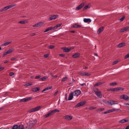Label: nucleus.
Instances as JSON below:
<instances>
[{"label":"nucleus","mask_w":129,"mask_h":129,"mask_svg":"<svg viewBox=\"0 0 129 129\" xmlns=\"http://www.w3.org/2000/svg\"><path fill=\"white\" fill-rule=\"evenodd\" d=\"M41 106H38L34 108H32L29 110L28 112L29 113H31L34 112L35 111H38L39 110L42 108Z\"/></svg>","instance_id":"obj_1"},{"label":"nucleus","mask_w":129,"mask_h":129,"mask_svg":"<svg viewBox=\"0 0 129 129\" xmlns=\"http://www.w3.org/2000/svg\"><path fill=\"white\" fill-rule=\"evenodd\" d=\"M32 99V97L30 96L28 97H26L22 99H21L20 102H25L31 100Z\"/></svg>","instance_id":"obj_2"},{"label":"nucleus","mask_w":129,"mask_h":129,"mask_svg":"<svg viewBox=\"0 0 129 129\" xmlns=\"http://www.w3.org/2000/svg\"><path fill=\"white\" fill-rule=\"evenodd\" d=\"M72 92L73 93L74 96H78L81 93V91L80 90H78Z\"/></svg>","instance_id":"obj_3"},{"label":"nucleus","mask_w":129,"mask_h":129,"mask_svg":"<svg viewBox=\"0 0 129 129\" xmlns=\"http://www.w3.org/2000/svg\"><path fill=\"white\" fill-rule=\"evenodd\" d=\"M79 74L82 76H89L91 75V74L86 72H81L79 73Z\"/></svg>","instance_id":"obj_4"},{"label":"nucleus","mask_w":129,"mask_h":129,"mask_svg":"<svg viewBox=\"0 0 129 129\" xmlns=\"http://www.w3.org/2000/svg\"><path fill=\"white\" fill-rule=\"evenodd\" d=\"M85 5V3H81L78 7H76V10H78L81 9Z\"/></svg>","instance_id":"obj_5"},{"label":"nucleus","mask_w":129,"mask_h":129,"mask_svg":"<svg viewBox=\"0 0 129 129\" xmlns=\"http://www.w3.org/2000/svg\"><path fill=\"white\" fill-rule=\"evenodd\" d=\"M37 122V121L34 120L31 121V122L30 123L29 126V128H31L32 127H33L35 125Z\"/></svg>","instance_id":"obj_6"},{"label":"nucleus","mask_w":129,"mask_h":129,"mask_svg":"<svg viewBox=\"0 0 129 129\" xmlns=\"http://www.w3.org/2000/svg\"><path fill=\"white\" fill-rule=\"evenodd\" d=\"M85 103V102L84 101L80 102V103H78L76 105L75 107V108H77L81 106H82Z\"/></svg>","instance_id":"obj_7"},{"label":"nucleus","mask_w":129,"mask_h":129,"mask_svg":"<svg viewBox=\"0 0 129 129\" xmlns=\"http://www.w3.org/2000/svg\"><path fill=\"white\" fill-rule=\"evenodd\" d=\"M120 98L125 100H127L128 99L129 97L127 95H123L120 96Z\"/></svg>","instance_id":"obj_8"},{"label":"nucleus","mask_w":129,"mask_h":129,"mask_svg":"<svg viewBox=\"0 0 129 129\" xmlns=\"http://www.w3.org/2000/svg\"><path fill=\"white\" fill-rule=\"evenodd\" d=\"M108 103L109 104L111 105H113L115 104H118V102L117 101H108Z\"/></svg>","instance_id":"obj_9"},{"label":"nucleus","mask_w":129,"mask_h":129,"mask_svg":"<svg viewBox=\"0 0 129 129\" xmlns=\"http://www.w3.org/2000/svg\"><path fill=\"white\" fill-rule=\"evenodd\" d=\"M58 17V15H53L50 16L49 18V20H52L53 19H55L57 18Z\"/></svg>","instance_id":"obj_10"},{"label":"nucleus","mask_w":129,"mask_h":129,"mask_svg":"<svg viewBox=\"0 0 129 129\" xmlns=\"http://www.w3.org/2000/svg\"><path fill=\"white\" fill-rule=\"evenodd\" d=\"M63 118L65 119L68 120H70L72 118L71 116L68 115H67L64 116Z\"/></svg>","instance_id":"obj_11"},{"label":"nucleus","mask_w":129,"mask_h":129,"mask_svg":"<svg viewBox=\"0 0 129 129\" xmlns=\"http://www.w3.org/2000/svg\"><path fill=\"white\" fill-rule=\"evenodd\" d=\"M95 94L99 98H101L102 97V94L101 92L96 91L95 92Z\"/></svg>","instance_id":"obj_12"},{"label":"nucleus","mask_w":129,"mask_h":129,"mask_svg":"<svg viewBox=\"0 0 129 129\" xmlns=\"http://www.w3.org/2000/svg\"><path fill=\"white\" fill-rule=\"evenodd\" d=\"M129 28V27L128 26H126L123 28L122 29L120 30L119 31L120 33H122L125 31L128 30Z\"/></svg>","instance_id":"obj_13"},{"label":"nucleus","mask_w":129,"mask_h":129,"mask_svg":"<svg viewBox=\"0 0 129 129\" xmlns=\"http://www.w3.org/2000/svg\"><path fill=\"white\" fill-rule=\"evenodd\" d=\"M73 93L72 92H71L69 95L68 100H72L73 98Z\"/></svg>","instance_id":"obj_14"},{"label":"nucleus","mask_w":129,"mask_h":129,"mask_svg":"<svg viewBox=\"0 0 129 129\" xmlns=\"http://www.w3.org/2000/svg\"><path fill=\"white\" fill-rule=\"evenodd\" d=\"M43 23L42 22H39L33 25V26L34 27H37L41 25Z\"/></svg>","instance_id":"obj_15"},{"label":"nucleus","mask_w":129,"mask_h":129,"mask_svg":"<svg viewBox=\"0 0 129 129\" xmlns=\"http://www.w3.org/2000/svg\"><path fill=\"white\" fill-rule=\"evenodd\" d=\"M40 90V87L34 88H33L32 91L33 92H35L39 91Z\"/></svg>","instance_id":"obj_16"},{"label":"nucleus","mask_w":129,"mask_h":129,"mask_svg":"<svg viewBox=\"0 0 129 129\" xmlns=\"http://www.w3.org/2000/svg\"><path fill=\"white\" fill-rule=\"evenodd\" d=\"M52 86L48 87L45 88V89H44L42 91V92H43L44 91L47 90L49 89H51L52 88Z\"/></svg>","instance_id":"obj_17"},{"label":"nucleus","mask_w":129,"mask_h":129,"mask_svg":"<svg viewBox=\"0 0 129 129\" xmlns=\"http://www.w3.org/2000/svg\"><path fill=\"white\" fill-rule=\"evenodd\" d=\"M104 29V28L103 27H101L97 31V33L99 34Z\"/></svg>","instance_id":"obj_18"},{"label":"nucleus","mask_w":129,"mask_h":129,"mask_svg":"<svg viewBox=\"0 0 129 129\" xmlns=\"http://www.w3.org/2000/svg\"><path fill=\"white\" fill-rule=\"evenodd\" d=\"M80 55V54L79 53H76L73 55H72V57L74 58H76L79 57Z\"/></svg>","instance_id":"obj_19"},{"label":"nucleus","mask_w":129,"mask_h":129,"mask_svg":"<svg viewBox=\"0 0 129 129\" xmlns=\"http://www.w3.org/2000/svg\"><path fill=\"white\" fill-rule=\"evenodd\" d=\"M83 20L84 22L85 23H89L91 21V20L89 18H84Z\"/></svg>","instance_id":"obj_20"},{"label":"nucleus","mask_w":129,"mask_h":129,"mask_svg":"<svg viewBox=\"0 0 129 129\" xmlns=\"http://www.w3.org/2000/svg\"><path fill=\"white\" fill-rule=\"evenodd\" d=\"M125 43H121L117 45V47L120 48L123 46H125Z\"/></svg>","instance_id":"obj_21"},{"label":"nucleus","mask_w":129,"mask_h":129,"mask_svg":"<svg viewBox=\"0 0 129 129\" xmlns=\"http://www.w3.org/2000/svg\"><path fill=\"white\" fill-rule=\"evenodd\" d=\"M128 121V119H123L119 121V122H121L122 123H124Z\"/></svg>","instance_id":"obj_22"},{"label":"nucleus","mask_w":129,"mask_h":129,"mask_svg":"<svg viewBox=\"0 0 129 129\" xmlns=\"http://www.w3.org/2000/svg\"><path fill=\"white\" fill-rule=\"evenodd\" d=\"M82 26L81 25H78L77 24H74L72 25V27L75 28H79L81 27Z\"/></svg>","instance_id":"obj_23"},{"label":"nucleus","mask_w":129,"mask_h":129,"mask_svg":"<svg viewBox=\"0 0 129 129\" xmlns=\"http://www.w3.org/2000/svg\"><path fill=\"white\" fill-rule=\"evenodd\" d=\"M64 52H68L70 51V49L69 48H66V47H63L62 48Z\"/></svg>","instance_id":"obj_24"},{"label":"nucleus","mask_w":129,"mask_h":129,"mask_svg":"<svg viewBox=\"0 0 129 129\" xmlns=\"http://www.w3.org/2000/svg\"><path fill=\"white\" fill-rule=\"evenodd\" d=\"M16 6V5L15 4H13L12 5H10L8 6H6L7 8V9H10L12 7H14Z\"/></svg>","instance_id":"obj_25"},{"label":"nucleus","mask_w":129,"mask_h":129,"mask_svg":"<svg viewBox=\"0 0 129 129\" xmlns=\"http://www.w3.org/2000/svg\"><path fill=\"white\" fill-rule=\"evenodd\" d=\"M102 84L103 83H102L101 82H99L94 84V86L95 87L96 86H99L100 85Z\"/></svg>","instance_id":"obj_26"},{"label":"nucleus","mask_w":129,"mask_h":129,"mask_svg":"<svg viewBox=\"0 0 129 129\" xmlns=\"http://www.w3.org/2000/svg\"><path fill=\"white\" fill-rule=\"evenodd\" d=\"M52 27H49V28H48L47 29L44 31V32H47L52 29Z\"/></svg>","instance_id":"obj_27"},{"label":"nucleus","mask_w":129,"mask_h":129,"mask_svg":"<svg viewBox=\"0 0 129 129\" xmlns=\"http://www.w3.org/2000/svg\"><path fill=\"white\" fill-rule=\"evenodd\" d=\"M47 78V77L46 76H45L40 79V81H44L45 79Z\"/></svg>","instance_id":"obj_28"},{"label":"nucleus","mask_w":129,"mask_h":129,"mask_svg":"<svg viewBox=\"0 0 129 129\" xmlns=\"http://www.w3.org/2000/svg\"><path fill=\"white\" fill-rule=\"evenodd\" d=\"M11 42V41L7 42H5L3 44V45L4 46H5L8 45Z\"/></svg>","instance_id":"obj_29"},{"label":"nucleus","mask_w":129,"mask_h":129,"mask_svg":"<svg viewBox=\"0 0 129 129\" xmlns=\"http://www.w3.org/2000/svg\"><path fill=\"white\" fill-rule=\"evenodd\" d=\"M7 10L6 7H5L0 10V12H2L5 11Z\"/></svg>","instance_id":"obj_30"},{"label":"nucleus","mask_w":129,"mask_h":129,"mask_svg":"<svg viewBox=\"0 0 129 129\" xmlns=\"http://www.w3.org/2000/svg\"><path fill=\"white\" fill-rule=\"evenodd\" d=\"M117 88V91L123 90L124 89V88H122L121 87H118Z\"/></svg>","instance_id":"obj_31"},{"label":"nucleus","mask_w":129,"mask_h":129,"mask_svg":"<svg viewBox=\"0 0 129 129\" xmlns=\"http://www.w3.org/2000/svg\"><path fill=\"white\" fill-rule=\"evenodd\" d=\"M18 126L17 125H14L12 128V129H17L18 128Z\"/></svg>","instance_id":"obj_32"},{"label":"nucleus","mask_w":129,"mask_h":129,"mask_svg":"<svg viewBox=\"0 0 129 129\" xmlns=\"http://www.w3.org/2000/svg\"><path fill=\"white\" fill-rule=\"evenodd\" d=\"M53 112V114L56 113V112H59V111L57 109H55L53 110H52Z\"/></svg>","instance_id":"obj_33"},{"label":"nucleus","mask_w":129,"mask_h":129,"mask_svg":"<svg viewBox=\"0 0 129 129\" xmlns=\"http://www.w3.org/2000/svg\"><path fill=\"white\" fill-rule=\"evenodd\" d=\"M115 111V109H113L112 110H108L107 112H108V113H110L113 112Z\"/></svg>","instance_id":"obj_34"},{"label":"nucleus","mask_w":129,"mask_h":129,"mask_svg":"<svg viewBox=\"0 0 129 129\" xmlns=\"http://www.w3.org/2000/svg\"><path fill=\"white\" fill-rule=\"evenodd\" d=\"M68 78L67 77H65L63 78L61 80V81H64L67 80L68 79Z\"/></svg>","instance_id":"obj_35"},{"label":"nucleus","mask_w":129,"mask_h":129,"mask_svg":"<svg viewBox=\"0 0 129 129\" xmlns=\"http://www.w3.org/2000/svg\"><path fill=\"white\" fill-rule=\"evenodd\" d=\"M13 50V49L11 48L8 51H7L8 54H9L11 53Z\"/></svg>","instance_id":"obj_36"},{"label":"nucleus","mask_w":129,"mask_h":129,"mask_svg":"<svg viewBox=\"0 0 129 129\" xmlns=\"http://www.w3.org/2000/svg\"><path fill=\"white\" fill-rule=\"evenodd\" d=\"M32 83H28L25 84V86L26 87H28L29 86L32 85Z\"/></svg>","instance_id":"obj_37"},{"label":"nucleus","mask_w":129,"mask_h":129,"mask_svg":"<svg viewBox=\"0 0 129 129\" xmlns=\"http://www.w3.org/2000/svg\"><path fill=\"white\" fill-rule=\"evenodd\" d=\"M18 23L23 24L25 23V21L24 20L18 22Z\"/></svg>","instance_id":"obj_38"},{"label":"nucleus","mask_w":129,"mask_h":129,"mask_svg":"<svg viewBox=\"0 0 129 129\" xmlns=\"http://www.w3.org/2000/svg\"><path fill=\"white\" fill-rule=\"evenodd\" d=\"M96 107H90L88 108V109L89 110H91L96 109Z\"/></svg>","instance_id":"obj_39"},{"label":"nucleus","mask_w":129,"mask_h":129,"mask_svg":"<svg viewBox=\"0 0 129 129\" xmlns=\"http://www.w3.org/2000/svg\"><path fill=\"white\" fill-rule=\"evenodd\" d=\"M104 110V108H101L98 109L96 110L97 111H103Z\"/></svg>","instance_id":"obj_40"},{"label":"nucleus","mask_w":129,"mask_h":129,"mask_svg":"<svg viewBox=\"0 0 129 129\" xmlns=\"http://www.w3.org/2000/svg\"><path fill=\"white\" fill-rule=\"evenodd\" d=\"M125 17L124 16H123L121 18L119 19L118 20L120 21H122L125 18Z\"/></svg>","instance_id":"obj_41"},{"label":"nucleus","mask_w":129,"mask_h":129,"mask_svg":"<svg viewBox=\"0 0 129 129\" xmlns=\"http://www.w3.org/2000/svg\"><path fill=\"white\" fill-rule=\"evenodd\" d=\"M117 84V83L116 82H113L110 83V85L111 86H114Z\"/></svg>","instance_id":"obj_42"},{"label":"nucleus","mask_w":129,"mask_h":129,"mask_svg":"<svg viewBox=\"0 0 129 129\" xmlns=\"http://www.w3.org/2000/svg\"><path fill=\"white\" fill-rule=\"evenodd\" d=\"M118 60H116L113 62L112 63V64L113 65H114L115 64H117L118 62Z\"/></svg>","instance_id":"obj_43"},{"label":"nucleus","mask_w":129,"mask_h":129,"mask_svg":"<svg viewBox=\"0 0 129 129\" xmlns=\"http://www.w3.org/2000/svg\"><path fill=\"white\" fill-rule=\"evenodd\" d=\"M88 7V5L86 6H85L83 9V11H85L87 9Z\"/></svg>","instance_id":"obj_44"},{"label":"nucleus","mask_w":129,"mask_h":129,"mask_svg":"<svg viewBox=\"0 0 129 129\" xmlns=\"http://www.w3.org/2000/svg\"><path fill=\"white\" fill-rule=\"evenodd\" d=\"M58 27H57V26L56 25H55L54 26V27H52V29H57V28Z\"/></svg>","instance_id":"obj_45"},{"label":"nucleus","mask_w":129,"mask_h":129,"mask_svg":"<svg viewBox=\"0 0 129 129\" xmlns=\"http://www.w3.org/2000/svg\"><path fill=\"white\" fill-rule=\"evenodd\" d=\"M54 45H50V46L49 48L50 49H52L54 48Z\"/></svg>","instance_id":"obj_46"},{"label":"nucleus","mask_w":129,"mask_h":129,"mask_svg":"<svg viewBox=\"0 0 129 129\" xmlns=\"http://www.w3.org/2000/svg\"><path fill=\"white\" fill-rule=\"evenodd\" d=\"M129 57V54H127L125 56L124 58L125 59H126Z\"/></svg>","instance_id":"obj_47"},{"label":"nucleus","mask_w":129,"mask_h":129,"mask_svg":"<svg viewBox=\"0 0 129 129\" xmlns=\"http://www.w3.org/2000/svg\"><path fill=\"white\" fill-rule=\"evenodd\" d=\"M58 91H57L53 95L54 96H55L57 94V93L58 92Z\"/></svg>","instance_id":"obj_48"},{"label":"nucleus","mask_w":129,"mask_h":129,"mask_svg":"<svg viewBox=\"0 0 129 129\" xmlns=\"http://www.w3.org/2000/svg\"><path fill=\"white\" fill-rule=\"evenodd\" d=\"M14 74V73L13 72H10L9 74V75L10 76H13Z\"/></svg>","instance_id":"obj_49"},{"label":"nucleus","mask_w":129,"mask_h":129,"mask_svg":"<svg viewBox=\"0 0 129 129\" xmlns=\"http://www.w3.org/2000/svg\"><path fill=\"white\" fill-rule=\"evenodd\" d=\"M8 53L7 52H7H6L5 53H4L3 56V57H4L5 55H7V54H8Z\"/></svg>","instance_id":"obj_50"},{"label":"nucleus","mask_w":129,"mask_h":129,"mask_svg":"<svg viewBox=\"0 0 129 129\" xmlns=\"http://www.w3.org/2000/svg\"><path fill=\"white\" fill-rule=\"evenodd\" d=\"M59 56L62 57H64L65 56L64 54H59Z\"/></svg>","instance_id":"obj_51"},{"label":"nucleus","mask_w":129,"mask_h":129,"mask_svg":"<svg viewBox=\"0 0 129 129\" xmlns=\"http://www.w3.org/2000/svg\"><path fill=\"white\" fill-rule=\"evenodd\" d=\"M67 93H66L65 94V100L66 101H67L68 100L67 99Z\"/></svg>","instance_id":"obj_52"},{"label":"nucleus","mask_w":129,"mask_h":129,"mask_svg":"<svg viewBox=\"0 0 129 129\" xmlns=\"http://www.w3.org/2000/svg\"><path fill=\"white\" fill-rule=\"evenodd\" d=\"M49 116V115L48 113L46 115H45L44 116V117L45 118H46L47 117H48Z\"/></svg>","instance_id":"obj_53"},{"label":"nucleus","mask_w":129,"mask_h":129,"mask_svg":"<svg viewBox=\"0 0 129 129\" xmlns=\"http://www.w3.org/2000/svg\"><path fill=\"white\" fill-rule=\"evenodd\" d=\"M40 76L39 75L38 76H36V77H35V78L36 79H37L39 78H40Z\"/></svg>","instance_id":"obj_54"},{"label":"nucleus","mask_w":129,"mask_h":129,"mask_svg":"<svg viewBox=\"0 0 129 129\" xmlns=\"http://www.w3.org/2000/svg\"><path fill=\"white\" fill-rule=\"evenodd\" d=\"M107 90V91H113V89H112V88H111L108 89Z\"/></svg>","instance_id":"obj_55"},{"label":"nucleus","mask_w":129,"mask_h":129,"mask_svg":"<svg viewBox=\"0 0 129 129\" xmlns=\"http://www.w3.org/2000/svg\"><path fill=\"white\" fill-rule=\"evenodd\" d=\"M48 54H45L44 55V57H45V58H47V57H48Z\"/></svg>","instance_id":"obj_56"},{"label":"nucleus","mask_w":129,"mask_h":129,"mask_svg":"<svg viewBox=\"0 0 129 129\" xmlns=\"http://www.w3.org/2000/svg\"><path fill=\"white\" fill-rule=\"evenodd\" d=\"M62 25V24L60 23V24H56V25L57 26V27H58Z\"/></svg>","instance_id":"obj_57"},{"label":"nucleus","mask_w":129,"mask_h":129,"mask_svg":"<svg viewBox=\"0 0 129 129\" xmlns=\"http://www.w3.org/2000/svg\"><path fill=\"white\" fill-rule=\"evenodd\" d=\"M16 58H12L11 59V61H13L16 59Z\"/></svg>","instance_id":"obj_58"},{"label":"nucleus","mask_w":129,"mask_h":129,"mask_svg":"<svg viewBox=\"0 0 129 129\" xmlns=\"http://www.w3.org/2000/svg\"><path fill=\"white\" fill-rule=\"evenodd\" d=\"M112 89H113V91H117V88H112Z\"/></svg>","instance_id":"obj_59"},{"label":"nucleus","mask_w":129,"mask_h":129,"mask_svg":"<svg viewBox=\"0 0 129 129\" xmlns=\"http://www.w3.org/2000/svg\"><path fill=\"white\" fill-rule=\"evenodd\" d=\"M36 35V34L34 33H33L30 34V35L31 36H34Z\"/></svg>","instance_id":"obj_60"},{"label":"nucleus","mask_w":129,"mask_h":129,"mask_svg":"<svg viewBox=\"0 0 129 129\" xmlns=\"http://www.w3.org/2000/svg\"><path fill=\"white\" fill-rule=\"evenodd\" d=\"M4 67H2L1 68H0V71H2L4 69Z\"/></svg>","instance_id":"obj_61"},{"label":"nucleus","mask_w":129,"mask_h":129,"mask_svg":"<svg viewBox=\"0 0 129 129\" xmlns=\"http://www.w3.org/2000/svg\"><path fill=\"white\" fill-rule=\"evenodd\" d=\"M74 47H72L70 48H69V49H70V51L72 49H73L74 48Z\"/></svg>","instance_id":"obj_62"},{"label":"nucleus","mask_w":129,"mask_h":129,"mask_svg":"<svg viewBox=\"0 0 129 129\" xmlns=\"http://www.w3.org/2000/svg\"><path fill=\"white\" fill-rule=\"evenodd\" d=\"M9 62V61L7 60H6L4 62V63H7Z\"/></svg>","instance_id":"obj_63"},{"label":"nucleus","mask_w":129,"mask_h":129,"mask_svg":"<svg viewBox=\"0 0 129 129\" xmlns=\"http://www.w3.org/2000/svg\"><path fill=\"white\" fill-rule=\"evenodd\" d=\"M129 128V125H128L125 129H128Z\"/></svg>","instance_id":"obj_64"}]
</instances>
